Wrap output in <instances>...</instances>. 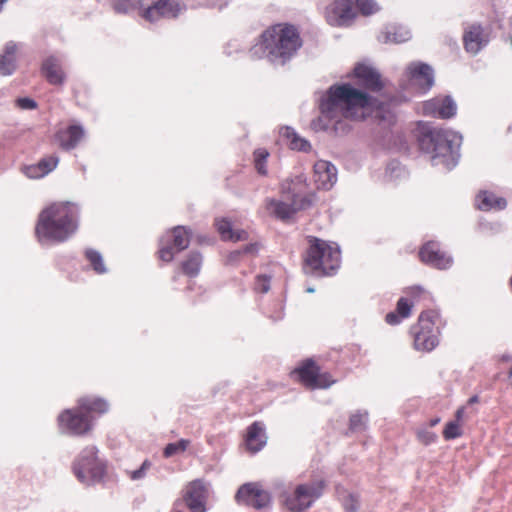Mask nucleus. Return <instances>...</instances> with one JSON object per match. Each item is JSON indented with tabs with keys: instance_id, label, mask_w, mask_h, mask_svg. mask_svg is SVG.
<instances>
[{
	"instance_id": "39448f33",
	"label": "nucleus",
	"mask_w": 512,
	"mask_h": 512,
	"mask_svg": "<svg viewBox=\"0 0 512 512\" xmlns=\"http://www.w3.org/2000/svg\"><path fill=\"white\" fill-rule=\"evenodd\" d=\"M462 136L446 129H433L419 139L423 151L431 155L434 166L442 165L447 170L454 168L460 158Z\"/></svg>"
},
{
	"instance_id": "4c0bfd02",
	"label": "nucleus",
	"mask_w": 512,
	"mask_h": 512,
	"mask_svg": "<svg viewBox=\"0 0 512 512\" xmlns=\"http://www.w3.org/2000/svg\"><path fill=\"white\" fill-rule=\"evenodd\" d=\"M254 166L257 172L261 175L267 174L266 162L269 157V152L265 148H258L253 153Z\"/></svg>"
},
{
	"instance_id": "f704fd0d",
	"label": "nucleus",
	"mask_w": 512,
	"mask_h": 512,
	"mask_svg": "<svg viewBox=\"0 0 512 512\" xmlns=\"http://www.w3.org/2000/svg\"><path fill=\"white\" fill-rule=\"evenodd\" d=\"M338 496L346 512H356L359 508L358 495L345 489L338 490Z\"/></svg>"
},
{
	"instance_id": "4d7b16f0",
	"label": "nucleus",
	"mask_w": 512,
	"mask_h": 512,
	"mask_svg": "<svg viewBox=\"0 0 512 512\" xmlns=\"http://www.w3.org/2000/svg\"><path fill=\"white\" fill-rule=\"evenodd\" d=\"M314 291H315V289H312V288L307 289V292H314Z\"/></svg>"
},
{
	"instance_id": "8fccbe9b",
	"label": "nucleus",
	"mask_w": 512,
	"mask_h": 512,
	"mask_svg": "<svg viewBox=\"0 0 512 512\" xmlns=\"http://www.w3.org/2000/svg\"><path fill=\"white\" fill-rule=\"evenodd\" d=\"M256 248H255V245L254 244H250V245H246L243 249V253H249V252H252L254 251ZM242 253L241 250H238V251H234L232 253H230L229 255V261H234L238 258V256Z\"/></svg>"
},
{
	"instance_id": "b1692460",
	"label": "nucleus",
	"mask_w": 512,
	"mask_h": 512,
	"mask_svg": "<svg viewBox=\"0 0 512 512\" xmlns=\"http://www.w3.org/2000/svg\"><path fill=\"white\" fill-rule=\"evenodd\" d=\"M84 136V130L80 125H70L55 134L59 146L64 150L75 148Z\"/></svg>"
},
{
	"instance_id": "ea45409f",
	"label": "nucleus",
	"mask_w": 512,
	"mask_h": 512,
	"mask_svg": "<svg viewBox=\"0 0 512 512\" xmlns=\"http://www.w3.org/2000/svg\"><path fill=\"white\" fill-rule=\"evenodd\" d=\"M356 6L363 15H371L378 11L379 7L374 0H357Z\"/></svg>"
},
{
	"instance_id": "6e6552de",
	"label": "nucleus",
	"mask_w": 512,
	"mask_h": 512,
	"mask_svg": "<svg viewBox=\"0 0 512 512\" xmlns=\"http://www.w3.org/2000/svg\"><path fill=\"white\" fill-rule=\"evenodd\" d=\"M57 424L62 433L72 436H84L93 429L92 420L81 411L78 405L63 410L57 417Z\"/></svg>"
},
{
	"instance_id": "a19ab883",
	"label": "nucleus",
	"mask_w": 512,
	"mask_h": 512,
	"mask_svg": "<svg viewBox=\"0 0 512 512\" xmlns=\"http://www.w3.org/2000/svg\"><path fill=\"white\" fill-rule=\"evenodd\" d=\"M443 435L446 440L460 437L462 435V430L459 423L457 421H451L447 423L443 431Z\"/></svg>"
},
{
	"instance_id": "393cba45",
	"label": "nucleus",
	"mask_w": 512,
	"mask_h": 512,
	"mask_svg": "<svg viewBox=\"0 0 512 512\" xmlns=\"http://www.w3.org/2000/svg\"><path fill=\"white\" fill-rule=\"evenodd\" d=\"M279 137L280 141L291 150L301 152H309L311 150L310 143L291 127H281L279 130Z\"/></svg>"
},
{
	"instance_id": "4be33fe9",
	"label": "nucleus",
	"mask_w": 512,
	"mask_h": 512,
	"mask_svg": "<svg viewBox=\"0 0 512 512\" xmlns=\"http://www.w3.org/2000/svg\"><path fill=\"white\" fill-rule=\"evenodd\" d=\"M464 46L467 52L477 54L488 42L480 25L469 26L463 36Z\"/></svg>"
},
{
	"instance_id": "bb28decb",
	"label": "nucleus",
	"mask_w": 512,
	"mask_h": 512,
	"mask_svg": "<svg viewBox=\"0 0 512 512\" xmlns=\"http://www.w3.org/2000/svg\"><path fill=\"white\" fill-rule=\"evenodd\" d=\"M59 158L56 155L43 157L37 164L26 168V174L30 178H42L52 172L58 165Z\"/></svg>"
},
{
	"instance_id": "9b49d317",
	"label": "nucleus",
	"mask_w": 512,
	"mask_h": 512,
	"mask_svg": "<svg viewBox=\"0 0 512 512\" xmlns=\"http://www.w3.org/2000/svg\"><path fill=\"white\" fill-rule=\"evenodd\" d=\"M290 378L306 389L313 390L320 386V368L313 359L308 358L290 372Z\"/></svg>"
},
{
	"instance_id": "a18cd8bd",
	"label": "nucleus",
	"mask_w": 512,
	"mask_h": 512,
	"mask_svg": "<svg viewBox=\"0 0 512 512\" xmlns=\"http://www.w3.org/2000/svg\"><path fill=\"white\" fill-rule=\"evenodd\" d=\"M271 278L267 275H258L255 280L254 290L260 293H266L270 289Z\"/></svg>"
},
{
	"instance_id": "7ed1b4c3",
	"label": "nucleus",
	"mask_w": 512,
	"mask_h": 512,
	"mask_svg": "<svg viewBox=\"0 0 512 512\" xmlns=\"http://www.w3.org/2000/svg\"><path fill=\"white\" fill-rule=\"evenodd\" d=\"M78 215V207L73 202L58 201L49 204L40 212L35 226L38 241H66L78 229Z\"/></svg>"
},
{
	"instance_id": "a878e982",
	"label": "nucleus",
	"mask_w": 512,
	"mask_h": 512,
	"mask_svg": "<svg viewBox=\"0 0 512 512\" xmlns=\"http://www.w3.org/2000/svg\"><path fill=\"white\" fill-rule=\"evenodd\" d=\"M42 74L52 85H62L65 81V73L60 61L55 57H48L42 63Z\"/></svg>"
},
{
	"instance_id": "09e8293b",
	"label": "nucleus",
	"mask_w": 512,
	"mask_h": 512,
	"mask_svg": "<svg viewBox=\"0 0 512 512\" xmlns=\"http://www.w3.org/2000/svg\"><path fill=\"white\" fill-rule=\"evenodd\" d=\"M16 105L21 108V109H26V110H30V109H35L37 108V103L31 99V98H27V97H24V98H18L16 100Z\"/></svg>"
},
{
	"instance_id": "3c124183",
	"label": "nucleus",
	"mask_w": 512,
	"mask_h": 512,
	"mask_svg": "<svg viewBox=\"0 0 512 512\" xmlns=\"http://www.w3.org/2000/svg\"><path fill=\"white\" fill-rule=\"evenodd\" d=\"M399 314L398 313H395V312H391V313H388L386 315V321L387 323L391 324V325H395V324H398L400 322V318L398 316Z\"/></svg>"
},
{
	"instance_id": "a211bd4d",
	"label": "nucleus",
	"mask_w": 512,
	"mask_h": 512,
	"mask_svg": "<svg viewBox=\"0 0 512 512\" xmlns=\"http://www.w3.org/2000/svg\"><path fill=\"white\" fill-rule=\"evenodd\" d=\"M180 12V6L177 2L171 0H157L146 10L142 17L147 21L153 22L160 18H175Z\"/></svg>"
},
{
	"instance_id": "58836bf2",
	"label": "nucleus",
	"mask_w": 512,
	"mask_h": 512,
	"mask_svg": "<svg viewBox=\"0 0 512 512\" xmlns=\"http://www.w3.org/2000/svg\"><path fill=\"white\" fill-rule=\"evenodd\" d=\"M368 420L367 412H356L351 415L349 420V430L352 432H361L365 430Z\"/></svg>"
},
{
	"instance_id": "cd10ccee",
	"label": "nucleus",
	"mask_w": 512,
	"mask_h": 512,
	"mask_svg": "<svg viewBox=\"0 0 512 512\" xmlns=\"http://www.w3.org/2000/svg\"><path fill=\"white\" fill-rule=\"evenodd\" d=\"M507 205L504 198L490 192H480L476 197V206L483 211L503 210Z\"/></svg>"
},
{
	"instance_id": "49530a36",
	"label": "nucleus",
	"mask_w": 512,
	"mask_h": 512,
	"mask_svg": "<svg viewBox=\"0 0 512 512\" xmlns=\"http://www.w3.org/2000/svg\"><path fill=\"white\" fill-rule=\"evenodd\" d=\"M412 304L406 298H400L397 303V313L401 318H407L410 315Z\"/></svg>"
},
{
	"instance_id": "5fc2aeb1",
	"label": "nucleus",
	"mask_w": 512,
	"mask_h": 512,
	"mask_svg": "<svg viewBox=\"0 0 512 512\" xmlns=\"http://www.w3.org/2000/svg\"><path fill=\"white\" fill-rule=\"evenodd\" d=\"M478 396H472L469 400H468V404H474V403H477L478 402Z\"/></svg>"
},
{
	"instance_id": "6e6d98bb",
	"label": "nucleus",
	"mask_w": 512,
	"mask_h": 512,
	"mask_svg": "<svg viewBox=\"0 0 512 512\" xmlns=\"http://www.w3.org/2000/svg\"><path fill=\"white\" fill-rule=\"evenodd\" d=\"M439 422H440V419H439V418L432 419V420L430 421V426H435V425H437Z\"/></svg>"
},
{
	"instance_id": "de8ad7c7",
	"label": "nucleus",
	"mask_w": 512,
	"mask_h": 512,
	"mask_svg": "<svg viewBox=\"0 0 512 512\" xmlns=\"http://www.w3.org/2000/svg\"><path fill=\"white\" fill-rule=\"evenodd\" d=\"M417 438L422 444L429 445L436 440V434L427 429H420L417 432Z\"/></svg>"
},
{
	"instance_id": "4468645a",
	"label": "nucleus",
	"mask_w": 512,
	"mask_h": 512,
	"mask_svg": "<svg viewBox=\"0 0 512 512\" xmlns=\"http://www.w3.org/2000/svg\"><path fill=\"white\" fill-rule=\"evenodd\" d=\"M207 490L201 480L189 482L183 490V501L191 512H205Z\"/></svg>"
},
{
	"instance_id": "423d86ee",
	"label": "nucleus",
	"mask_w": 512,
	"mask_h": 512,
	"mask_svg": "<svg viewBox=\"0 0 512 512\" xmlns=\"http://www.w3.org/2000/svg\"><path fill=\"white\" fill-rule=\"evenodd\" d=\"M72 470L80 482L89 484L100 481L104 477L106 466L98 458V449L90 445L80 452L73 462Z\"/></svg>"
},
{
	"instance_id": "79ce46f5",
	"label": "nucleus",
	"mask_w": 512,
	"mask_h": 512,
	"mask_svg": "<svg viewBox=\"0 0 512 512\" xmlns=\"http://www.w3.org/2000/svg\"><path fill=\"white\" fill-rule=\"evenodd\" d=\"M137 0H115L114 8L117 12L127 13L139 7Z\"/></svg>"
},
{
	"instance_id": "f3484780",
	"label": "nucleus",
	"mask_w": 512,
	"mask_h": 512,
	"mask_svg": "<svg viewBox=\"0 0 512 512\" xmlns=\"http://www.w3.org/2000/svg\"><path fill=\"white\" fill-rule=\"evenodd\" d=\"M283 505L292 512H302L313 502L311 489L306 485H299L293 492L285 493Z\"/></svg>"
},
{
	"instance_id": "7c9ffc66",
	"label": "nucleus",
	"mask_w": 512,
	"mask_h": 512,
	"mask_svg": "<svg viewBox=\"0 0 512 512\" xmlns=\"http://www.w3.org/2000/svg\"><path fill=\"white\" fill-rule=\"evenodd\" d=\"M202 266V255L199 252H191L181 262L180 268L183 274L188 277H196Z\"/></svg>"
},
{
	"instance_id": "5701e85b",
	"label": "nucleus",
	"mask_w": 512,
	"mask_h": 512,
	"mask_svg": "<svg viewBox=\"0 0 512 512\" xmlns=\"http://www.w3.org/2000/svg\"><path fill=\"white\" fill-rule=\"evenodd\" d=\"M78 407L85 415L91 418L92 423L95 418L105 414L109 410V404L100 397H83L78 400Z\"/></svg>"
},
{
	"instance_id": "2f4dec72",
	"label": "nucleus",
	"mask_w": 512,
	"mask_h": 512,
	"mask_svg": "<svg viewBox=\"0 0 512 512\" xmlns=\"http://www.w3.org/2000/svg\"><path fill=\"white\" fill-rule=\"evenodd\" d=\"M215 225H216L217 231L219 232V234L223 240L241 241V240H246L248 237L247 232H245L243 230L234 232L232 230L230 221H228L227 219L217 220Z\"/></svg>"
},
{
	"instance_id": "1a4fd4ad",
	"label": "nucleus",
	"mask_w": 512,
	"mask_h": 512,
	"mask_svg": "<svg viewBox=\"0 0 512 512\" xmlns=\"http://www.w3.org/2000/svg\"><path fill=\"white\" fill-rule=\"evenodd\" d=\"M434 311H424L419 316L418 327L414 328V346L417 350L431 351L438 345V337L434 332Z\"/></svg>"
},
{
	"instance_id": "c03bdc74",
	"label": "nucleus",
	"mask_w": 512,
	"mask_h": 512,
	"mask_svg": "<svg viewBox=\"0 0 512 512\" xmlns=\"http://www.w3.org/2000/svg\"><path fill=\"white\" fill-rule=\"evenodd\" d=\"M387 177L390 180H396L406 175L405 169L398 162H391L386 169Z\"/></svg>"
},
{
	"instance_id": "c9c22d12",
	"label": "nucleus",
	"mask_w": 512,
	"mask_h": 512,
	"mask_svg": "<svg viewBox=\"0 0 512 512\" xmlns=\"http://www.w3.org/2000/svg\"><path fill=\"white\" fill-rule=\"evenodd\" d=\"M85 258L89 261L93 270L97 274H103L106 272V267L103 262L101 254L94 249H87L85 251Z\"/></svg>"
},
{
	"instance_id": "c756f323",
	"label": "nucleus",
	"mask_w": 512,
	"mask_h": 512,
	"mask_svg": "<svg viewBox=\"0 0 512 512\" xmlns=\"http://www.w3.org/2000/svg\"><path fill=\"white\" fill-rule=\"evenodd\" d=\"M411 38L410 30L404 26L391 25L382 33L381 40L385 43H403Z\"/></svg>"
},
{
	"instance_id": "603ef678",
	"label": "nucleus",
	"mask_w": 512,
	"mask_h": 512,
	"mask_svg": "<svg viewBox=\"0 0 512 512\" xmlns=\"http://www.w3.org/2000/svg\"><path fill=\"white\" fill-rule=\"evenodd\" d=\"M334 382H335L334 380H330V378L327 374H322V382H321L322 389H326V388L330 387Z\"/></svg>"
},
{
	"instance_id": "412c9836",
	"label": "nucleus",
	"mask_w": 512,
	"mask_h": 512,
	"mask_svg": "<svg viewBox=\"0 0 512 512\" xmlns=\"http://www.w3.org/2000/svg\"><path fill=\"white\" fill-rule=\"evenodd\" d=\"M267 442L265 426L262 422L255 421L247 427L245 446L250 453H257L264 448Z\"/></svg>"
},
{
	"instance_id": "72a5a7b5",
	"label": "nucleus",
	"mask_w": 512,
	"mask_h": 512,
	"mask_svg": "<svg viewBox=\"0 0 512 512\" xmlns=\"http://www.w3.org/2000/svg\"><path fill=\"white\" fill-rule=\"evenodd\" d=\"M337 182V169L330 162L322 161V190L331 189Z\"/></svg>"
},
{
	"instance_id": "13d9d810",
	"label": "nucleus",
	"mask_w": 512,
	"mask_h": 512,
	"mask_svg": "<svg viewBox=\"0 0 512 512\" xmlns=\"http://www.w3.org/2000/svg\"><path fill=\"white\" fill-rule=\"evenodd\" d=\"M324 106H325V105H324V103L322 102V104H321V107H322V114L324 113Z\"/></svg>"
},
{
	"instance_id": "dca6fc26",
	"label": "nucleus",
	"mask_w": 512,
	"mask_h": 512,
	"mask_svg": "<svg viewBox=\"0 0 512 512\" xmlns=\"http://www.w3.org/2000/svg\"><path fill=\"white\" fill-rule=\"evenodd\" d=\"M353 72L359 83L369 91L379 92L385 87V81L380 73L371 65L359 63Z\"/></svg>"
},
{
	"instance_id": "20e7f679",
	"label": "nucleus",
	"mask_w": 512,
	"mask_h": 512,
	"mask_svg": "<svg viewBox=\"0 0 512 512\" xmlns=\"http://www.w3.org/2000/svg\"><path fill=\"white\" fill-rule=\"evenodd\" d=\"M281 194L290 200L267 199L265 207L268 213L275 218L286 221L297 212L308 209L316 200V190L311 188L307 179L300 175L281 184Z\"/></svg>"
},
{
	"instance_id": "f8f14e48",
	"label": "nucleus",
	"mask_w": 512,
	"mask_h": 512,
	"mask_svg": "<svg viewBox=\"0 0 512 512\" xmlns=\"http://www.w3.org/2000/svg\"><path fill=\"white\" fill-rule=\"evenodd\" d=\"M408 84L421 93L427 92L434 84L432 68L425 63H412L407 67Z\"/></svg>"
},
{
	"instance_id": "2eb2a0df",
	"label": "nucleus",
	"mask_w": 512,
	"mask_h": 512,
	"mask_svg": "<svg viewBox=\"0 0 512 512\" xmlns=\"http://www.w3.org/2000/svg\"><path fill=\"white\" fill-rule=\"evenodd\" d=\"M423 114L441 119L451 118L456 114L457 105L450 96H439L422 104Z\"/></svg>"
},
{
	"instance_id": "f257e3e1",
	"label": "nucleus",
	"mask_w": 512,
	"mask_h": 512,
	"mask_svg": "<svg viewBox=\"0 0 512 512\" xmlns=\"http://www.w3.org/2000/svg\"><path fill=\"white\" fill-rule=\"evenodd\" d=\"M327 106L339 110L343 117L351 120H363L375 112V117L385 125L395 121V114L389 106H376L372 96L349 83L330 87Z\"/></svg>"
},
{
	"instance_id": "6ab92c4d",
	"label": "nucleus",
	"mask_w": 512,
	"mask_h": 512,
	"mask_svg": "<svg viewBox=\"0 0 512 512\" xmlns=\"http://www.w3.org/2000/svg\"><path fill=\"white\" fill-rule=\"evenodd\" d=\"M341 252L335 242L322 241V276L334 274L340 267Z\"/></svg>"
},
{
	"instance_id": "aec40b11",
	"label": "nucleus",
	"mask_w": 512,
	"mask_h": 512,
	"mask_svg": "<svg viewBox=\"0 0 512 512\" xmlns=\"http://www.w3.org/2000/svg\"><path fill=\"white\" fill-rule=\"evenodd\" d=\"M419 255L423 262L438 269H446L452 264L451 257L441 252L438 245L434 242H429L424 245L420 250Z\"/></svg>"
},
{
	"instance_id": "f03ea898",
	"label": "nucleus",
	"mask_w": 512,
	"mask_h": 512,
	"mask_svg": "<svg viewBox=\"0 0 512 512\" xmlns=\"http://www.w3.org/2000/svg\"><path fill=\"white\" fill-rule=\"evenodd\" d=\"M301 46L302 39L296 26L277 23L260 34L251 52L267 58L271 63L284 65L295 56Z\"/></svg>"
},
{
	"instance_id": "37998d69",
	"label": "nucleus",
	"mask_w": 512,
	"mask_h": 512,
	"mask_svg": "<svg viewBox=\"0 0 512 512\" xmlns=\"http://www.w3.org/2000/svg\"><path fill=\"white\" fill-rule=\"evenodd\" d=\"M152 464L149 460H145L139 469L126 471L129 478L133 481L143 479L146 476L147 471L151 468Z\"/></svg>"
},
{
	"instance_id": "864d4df0",
	"label": "nucleus",
	"mask_w": 512,
	"mask_h": 512,
	"mask_svg": "<svg viewBox=\"0 0 512 512\" xmlns=\"http://www.w3.org/2000/svg\"><path fill=\"white\" fill-rule=\"evenodd\" d=\"M463 415H464V408L461 407L456 411V415H455L456 420L455 421L459 422L462 419Z\"/></svg>"
},
{
	"instance_id": "052dcab7",
	"label": "nucleus",
	"mask_w": 512,
	"mask_h": 512,
	"mask_svg": "<svg viewBox=\"0 0 512 512\" xmlns=\"http://www.w3.org/2000/svg\"><path fill=\"white\" fill-rule=\"evenodd\" d=\"M5 0H0V5L4 2Z\"/></svg>"
},
{
	"instance_id": "473e14b6",
	"label": "nucleus",
	"mask_w": 512,
	"mask_h": 512,
	"mask_svg": "<svg viewBox=\"0 0 512 512\" xmlns=\"http://www.w3.org/2000/svg\"><path fill=\"white\" fill-rule=\"evenodd\" d=\"M16 45L7 44L4 54L0 57V73L4 76L10 75L15 70Z\"/></svg>"
},
{
	"instance_id": "bf43d9fd",
	"label": "nucleus",
	"mask_w": 512,
	"mask_h": 512,
	"mask_svg": "<svg viewBox=\"0 0 512 512\" xmlns=\"http://www.w3.org/2000/svg\"><path fill=\"white\" fill-rule=\"evenodd\" d=\"M509 377H512V368L509 371Z\"/></svg>"
},
{
	"instance_id": "ddd939ff",
	"label": "nucleus",
	"mask_w": 512,
	"mask_h": 512,
	"mask_svg": "<svg viewBox=\"0 0 512 512\" xmlns=\"http://www.w3.org/2000/svg\"><path fill=\"white\" fill-rule=\"evenodd\" d=\"M356 16L351 0H335L326 9V20L331 26H347Z\"/></svg>"
},
{
	"instance_id": "0eeeda50",
	"label": "nucleus",
	"mask_w": 512,
	"mask_h": 512,
	"mask_svg": "<svg viewBox=\"0 0 512 512\" xmlns=\"http://www.w3.org/2000/svg\"><path fill=\"white\" fill-rule=\"evenodd\" d=\"M190 241L191 232L186 227H173L159 240L158 258L166 263L171 262L176 254L188 248Z\"/></svg>"
},
{
	"instance_id": "e433bc0d",
	"label": "nucleus",
	"mask_w": 512,
	"mask_h": 512,
	"mask_svg": "<svg viewBox=\"0 0 512 512\" xmlns=\"http://www.w3.org/2000/svg\"><path fill=\"white\" fill-rule=\"evenodd\" d=\"M190 445V440L181 439L177 442L169 443L165 446L163 450V456L165 458H170L174 455L181 454L187 450Z\"/></svg>"
},
{
	"instance_id": "9d476101",
	"label": "nucleus",
	"mask_w": 512,
	"mask_h": 512,
	"mask_svg": "<svg viewBox=\"0 0 512 512\" xmlns=\"http://www.w3.org/2000/svg\"><path fill=\"white\" fill-rule=\"evenodd\" d=\"M238 503L251 506L256 509L267 507L270 504L271 496L259 483L243 484L236 493Z\"/></svg>"
},
{
	"instance_id": "c85d7f7f",
	"label": "nucleus",
	"mask_w": 512,
	"mask_h": 512,
	"mask_svg": "<svg viewBox=\"0 0 512 512\" xmlns=\"http://www.w3.org/2000/svg\"><path fill=\"white\" fill-rule=\"evenodd\" d=\"M309 241L311 245L304 258L305 273H313L320 269V240L311 237Z\"/></svg>"
}]
</instances>
